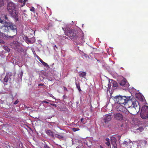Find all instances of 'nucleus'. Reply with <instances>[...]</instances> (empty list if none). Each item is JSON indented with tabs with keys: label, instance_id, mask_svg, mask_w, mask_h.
<instances>
[{
	"label": "nucleus",
	"instance_id": "f257e3e1",
	"mask_svg": "<svg viewBox=\"0 0 148 148\" xmlns=\"http://www.w3.org/2000/svg\"><path fill=\"white\" fill-rule=\"evenodd\" d=\"M9 30L12 33L10 34L12 36H9L8 35L0 32V38L3 39H8L10 38H13L17 33V28L16 25L12 23L9 22Z\"/></svg>",
	"mask_w": 148,
	"mask_h": 148
},
{
	"label": "nucleus",
	"instance_id": "f03ea898",
	"mask_svg": "<svg viewBox=\"0 0 148 148\" xmlns=\"http://www.w3.org/2000/svg\"><path fill=\"white\" fill-rule=\"evenodd\" d=\"M129 102L132 103V105L129 108L130 111V114L135 115L137 114L140 111V107L138 102L135 99H131Z\"/></svg>",
	"mask_w": 148,
	"mask_h": 148
},
{
	"label": "nucleus",
	"instance_id": "7ed1b4c3",
	"mask_svg": "<svg viewBox=\"0 0 148 148\" xmlns=\"http://www.w3.org/2000/svg\"><path fill=\"white\" fill-rule=\"evenodd\" d=\"M8 10L11 17L14 18L15 21H18V13L16 12L15 8V5L12 2L8 3L7 6Z\"/></svg>",
	"mask_w": 148,
	"mask_h": 148
},
{
	"label": "nucleus",
	"instance_id": "20e7f679",
	"mask_svg": "<svg viewBox=\"0 0 148 148\" xmlns=\"http://www.w3.org/2000/svg\"><path fill=\"white\" fill-rule=\"evenodd\" d=\"M115 102L120 105H125L130 101L131 97L130 96H123L119 95L113 97Z\"/></svg>",
	"mask_w": 148,
	"mask_h": 148
},
{
	"label": "nucleus",
	"instance_id": "39448f33",
	"mask_svg": "<svg viewBox=\"0 0 148 148\" xmlns=\"http://www.w3.org/2000/svg\"><path fill=\"white\" fill-rule=\"evenodd\" d=\"M117 110L118 112H123L125 114V116L128 119H132V115L130 114V112L127 109L121 105H117L116 106Z\"/></svg>",
	"mask_w": 148,
	"mask_h": 148
},
{
	"label": "nucleus",
	"instance_id": "423d86ee",
	"mask_svg": "<svg viewBox=\"0 0 148 148\" xmlns=\"http://www.w3.org/2000/svg\"><path fill=\"white\" fill-rule=\"evenodd\" d=\"M76 33L75 31L71 29L67 30L65 32V34L69 36L71 39L77 40L79 38V36Z\"/></svg>",
	"mask_w": 148,
	"mask_h": 148
},
{
	"label": "nucleus",
	"instance_id": "0eeeda50",
	"mask_svg": "<svg viewBox=\"0 0 148 148\" xmlns=\"http://www.w3.org/2000/svg\"><path fill=\"white\" fill-rule=\"evenodd\" d=\"M9 22L5 21L4 22V25L1 27V29L4 32H7V33H12V32H10L9 30Z\"/></svg>",
	"mask_w": 148,
	"mask_h": 148
},
{
	"label": "nucleus",
	"instance_id": "6e6552de",
	"mask_svg": "<svg viewBox=\"0 0 148 148\" xmlns=\"http://www.w3.org/2000/svg\"><path fill=\"white\" fill-rule=\"evenodd\" d=\"M12 76V73H7L3 80V82L7 83L9 81V82L10 83L12 80V78H11Z\"/></svg>",
	"mask_w": 148,
	"mask_h": 148
},
{
	"label": "nucleus",
	"instance_id": "1a4fd4ad",
	"mask_svg": "<svg viewBox=\"0 0 148 148\" xmlns=\"http://www.w3.org/2000/svg\"><path fill=\"white\" fill-rule=\"evenodd\" d=\"M113 116L114 119L117 121H121L123 119V116L120 113L114 114Z\"/></svg>",
	"mask_w": 148,
	"mask_h": 148
},
{
	"label": "nucleus",
	"instance_id": "9d476101",
	"mask_svg": "<svg viewBox=\"0 0 148 148\" xmlns=\"http://www.w3.org/2000/svg\"><path fill=\"white\" fill-rule=\"evenodd\" d=\"M111 115H107L104 118L103 122L105 123H108L111 120Z\"/></svg>",
	"mask_w": 148,
	"mask_h": 148
},
{
	"label": "nucleus",
	"instance_id": "9b49d317",
	"mask_svg": "<svg viewBox=\"0 0 148 148\" xmlns=\"http://www.w3.org/2000/svg\"><path fill=\"white\" fill-rule=\"evenodd\" d=\"M84 143L89 147H92V141L90 140L87 139L84 140Z\"/></svg>",
	"mask_w": 148,
	"mask_h": 148
},
{
	"label": "nucleus",
	"instance_id": "f8f14e48",
	"mask_svg": "<svg viewBox=\"0 0 148 148\" xmlns=\"http://www.w3.org/2000/svg\"><path fill=\"white\" fill-rule=\"evenodd\" d=\"M130 143L131 142L130 140L129 139L127 138L125 140L124 142L123 143V144L125 145V147H127V148H129Z\"/></svg>",
	"mask_w": 148,
	"mask_h": 148
},
{
	"label": "nucleus",
	"instance_id": "ddd939ff",
	"mask_svg": "<svg viewBox=\"0 0 148 148\" xmlns=\"http://www.w3.org/2000/svg\"><path fill=\"white\" fill-rule=\"evenodd\" d=\"M46 134L50 136L53 138H54V135L53 131L49 130H47L46 131Z\"/></svg>",
	"mask_w": 148,
	"mask_h": 148
},
{
	"label": "nucleus",
	"instance_id": "4468645a",
	"mask_svg": "<svg viewBox=\"0 0 148 148\" xmlns=\"http://www.w3.org/2000/svg\"><path fill=\"white\" fill-rule=\"evenodd\" d=\"M138 143L136 142H131L129 147L130 148H137Z\"/></svg>",
	"mask_w": 148,
	"mask_h": 148
},
{
	"label": "nucleus",
	"instance_id": "2eb2a0df",
	"mask_svg": "<svg viewBox=\"0 0 148 148\" xmlns=\"http://www.w3.org/2000/svg\"><path fill=\"white\" fill-rule=\"evenodd\" d=\"M140 115L143 119H146L148 118V113L140 112Z\"/></svg>",
	"mask_w": 148,
	"mask_h": 148
},
{
	"label": "nucleus",
	"instance_id": "dca6fc26",
	"mask_svg": "<svg viewBox=\"0 0 148 148\" xmlns=\"http://www.w3.org/2000/svg\"><path fill=\"white\" fill-rule=\"evenodd\" d=\"M119 84L120 85L125 87H127L128 85V83L127 82L124 80L121 81Z\"/></svg>",
	"mask_w": 148,
	"mask_h": 148
},
{
	"label": "nucleus",
	"instance_id": "f3484780",
	"mask_svg": "<svg viewBox=\"0 0 148 148\" xmlns=\"http://www.w3.org/2000/svg\"><path fill=\"white\" fill-rule=\"evenodd\" d=\"M148 113V107L147 106H143L141 109V112Z\"/></svg>",
	"mask_w": 148,
	"mask_h": 148
},
{
	"label": "nucleus",
	"instance_id": "a211bd4d",
	"mask_svg": "<svg viewBox=\"0 0 148 148\" xmlns=\"http://www.w3.org/2000/svg\"><path fill=\"white\" fill-rule=\"evenodd\" d=\"M86 72H79V75L81 78H86Z\"/></svg>",
	"mask_w": 148,
	"mask_h": 148
},
{
	"label": "nucleus",
	"instance_id": "6ab92c4d",
	"mask_svg": "<svg viewBox=\"0 0 148 148\" xmlns=\"http://www.w3.org/2000/svg\"><path fill=\"white\" fill-rule=\"evenodd\" d=\"M55 136L56 138H58L59 139H61L64 138V136L62 133H61L60 134H55Z\"/></svg>",
	"mask_w": 148,
	"mask_h": 148
},
{
	"label": "nucleus",
	"instance_id": "aec40b11",
	"mask_svg": "<svg viewBox=\"0 0 148 148\" xmlns=\"http://www.w3.org/2000/svg\"><path fill=\"white\" fill-rule=\"evenodd\" d=\"M26 1V0H18V2L22 4L21 5V6L23 7V6L25 5V4Z\"/></svg>",
	"mask_w": 148,
	"mask_h": 148
},
{
	"label": "nucleus",
	"instance_id": "412c9836",
	"mask_svg": "<svg viewBox=\"0 0 148 148\" xmlns=\"http://www.w3.org/2000/svg\"><path fill=\"white\" fill-rule=\"evenodd\" d=\"M30 43H33L35 41V38L34 37H33L30 38Z\"/></svg>",
	"mask_w": 148,
	"mask_h": 148
},
{
	"label": "nucleus",
	"instance_id": "4be33fe9",
	"mask_svg": "<svg viewBox=\"0 0 148 148\" xmlns=\"http://www.w3.org/2000/svg\"><path fill=\"white\" fill-rule=\"evenodd\" d=\"M106 141H107L105 144L108 146H109L110 145V142L109 139L108 138H107L106 139Z\"/></svg>",
	"mask_w": 148,
	"mask_h": 148
},
{
	"label": "nucleus",
	"instance_id": "5701e85b",
	"mask_svg": "<svg viewBox=\"0 0 148 148\" xmlns=\"http://www.w3.org/2000/svg\"><path fill=\"white\" fill-rule=\"evenodd\" d=\"M113 86L114 87H117L118 86V84L115 81H113L112 83Z\"/></svg>",
	"mask_w": 148,
	"mask_h": 148
},
{
	"label": "nucleus",
	"instance_id": "b1692460",
	"mask_svg": "<svg viewBox=\"0 0 148 148\" xmlns=\"http://www.w3.org/2000/svg\"><path fill=\"white\" fill-rule=\"evenodd\" d=\"M23 74V72L22 71H21V73L18 74L19 77L21 79V78L22 77Z\"/></svg>",
	"mask_w": 148,
	"mask_h": 148
},
{
	"label": "nucleus",
	"instance_id": "393cba45",
	"mask_svg": "<svg viewBox=\"0 0 148 148\" xmlns=\"http://www.w3.org/2000/svg\"><path fill=\"white\" fill-rule=\"evenodd\" d=\"M76 86L77 87V88L79 92L81 91V89H80V87L79 85L77 84V83H76Z\"/></svg>",
	"mask_w": 148,
	"mask_h": 148
},
{
	"label": "nucleus",
	"instance_id": "a878e982",
	"mask_svg": "<svg viewBox=\"0 0 148 148\" xmlns=\"http://www.w3.org/2000/svg\"><path fill=\"white\" fill-rule=\"evenodd\" d=\"M112 146L114 148H117V145L116 142H113L112 143Z\"/></svg>",
	"mask_w": 148,
	"mask_h": 148
},
{
	"label": "nucleus",
	"instance_id": "bb28decb",
	"mask_svg": "<svg viewBox=\"0 0 148 148\" xmlns=\"http://www.w3.org/2000/svg\"><path fill=\"white\" fill-rule=\"evenodd\" d=\"M26 42L27 43H30V38L27 37L26 38Z\"/></svg>",
	"mask_w": 148,
	"mask_h": 148
},
{
	"label": "nucleus",
	"instance_id": "cd10ccee",
	"mask_svg": "<svg viewBox=\"0 0 148 148\" xmlns=\"http://www.w3.org/2000/svg\"><path fill=\"white\" fill-rule=\"evenodd\" d=\"M44 66L46 67H49V66L47 64V63L45 62H43L42 64Z\"/></svg>",
	"mask_w": 148,
	"mask_h": 148
},
{
	"label": "nucleus",
	"instance_id": "c85d7f7f",
	"mask_svg": "<svg viewBox=\"0 0 148 148\" xmlns=\"http://www.w3.org/2000/svg\"><path fill=\"white\" fill-rule=\"evenodd\" d=\"M79 130V129L77 128H73L72 129V130L74 132H76V131H77L78 130Z\"/></svg>",
	"mask_w": 148,
	"mask_h": 148
},
{
	"label": "nucleus",
	"instance_id": "c756f323",
	"mask_svg": "<svg viewBox=\"0 0 148 148\" xmlns=\"http://www.w3.org/2000/svg\"><path fill=\"white\" fill-rule=\"evenodd\" d=\"M4 49L5 50H6L8 52H9L10 51V50L8 48V47L6 46L4 47Z\"/></svg>",
	"mask_w": 148,
	"mask_h": 148
},
{
	"label": "nucleus",
	"instance_id": "7c9ffc66",
	"mask_svg": "<svg viewBox=\"0 0 148 148\" xmlns=\"http://www.w3.org/2000/svg\"><path fill=\"white\" fill-rule=\"evenodd\" d=\"M4 18H5V19L6 20L8 21L9 22L10 21V20L8 19V17H7V15H5V16H4Z\"/></svg>",
	"mask_w": 148,
	"mask_h": 148
},
{
	"label": "nucleus",
	"instance_id": "2f4dec72",
	"mask_svg": "<svg viewBox=\"0 0 148 148\" xmlns=\"http://www.w3.org/2000/svg\"><path fill=\"white\" fill-rule=\"evenodd\" d=\"M30 10L32 12H34L35 11V8L34 7H32V8L30 9Z\"/></svg>",
	"mask_w": 148,
	"mask_h": 148
},
{
	"label": "nucleus",
	"instance_id": "473e14b6",
	"mask_svg": "<svg viewBox=\"0 0 148 148\" xmlns=\"http://www.w3.org/2000/svg\"><path fill=\"white\" fill-rule=\"evenodd\" d=\"M0 43L4 44L5 43V42L3 40L0 39Z\"/></svg>",
	"mask_w": 148,
	"mask_h": 148
},
{
	"label": "nucleus",
	"instance_id": "72a5a7b5",
	"mask_svg": "<svg viewBox=\"0 0 148 148\" xmlns=\"http://www.w3.org/2000/svg\"><path fill=\"white\" fill-rule=\"evenodd\" d=\"M19 102V101L18 99L16 100L14 103V105H16Z\"/></svg>",
	"mask_w": 148,
	"mask_h": 148
},
{
	"label": "nucleus",
	"instance_id": "f704fd0d",
	"mask_svg": "<svg viewBox=\"0 0 148 148\" xmlns=\"http://www.w3.org/2000/svg\"><path fill=\"white\" fill-rule=\"evenodd\" d=\"M1 0L2 1H1V2L0 3V5H1V6H3L4 5V3L3 2V0Z\"/></svg>",
	"mask_w": 148,
	"mask_h": 148
},
{
	"label": "nucleus",
	"instance_id": "c9c22d12",
	"mask_svg": "<svg viewBox=\"0 0 148 148\" xmlns=\"http://www.w3.org/2000/svg\"><path fill=\"white\" fill-rule=\"evenodd\" d=\"M44 148H50L49 146L47 145H45L44 146Z\"/></svg>",
	"mask_w": 148,
	"mask_h": 148
},
{
	"label": "nucleus",
	"instance_id": "e433bc0d",
	"mask_svg": "<svg viewBox=\"0 0 148 148\" xmlns=\"http://www.w3.org/2000/svg\"><path fill=\"white\" fill-rule=\"evenodd\" d=\"M42 103H45L47 104L49 103L46 101H42Z\"/></svg>",
	"mask_w": 148,
	"mask_h": 148
},
{
	"label": "nucleus",
	"instance_id": "4c0bfd02",
	"mask_svg": "<svg viewBox=\"0 0 148 148\" xmlns=\"http://www.w3.org/2000/svg\"><path fill=\"white\" fill-rule=\"evenodd\" d=\"M50 104L53 106H55L56 107L57 106V105L56 104H53V103H50Z\"/></svg>",
	"mask_w": 148,
	"mask_h": 148
},
{
	"label": "nucleus",
	"instance_id": "58836bf2",
	"mask_svg": "<svg viewBox=\"0 0 148 148\" xmlns=\"http://www.w3.org/2000/svg\"><path fill=\"white\" fill-rule=\"evenodd\" d=\"M0 23H4V21L2 20L1 19H0Z\"/></svg>",
	"mask_w": 148,
	"mask_h": 148
},
{
	"label": "nucleus",
	"instance_id": "ea45409f",
	"mask_svg": "<svg viewBox=\"0 0 148 148\" xmlns=\"http://www.w3.org/2000/svg\"><path fill=\"white\" fill-rule=\"evenodd\" d=\"M64 90L65 91H68L67 88L65 87L64 86L63 87Z\"/></svg>",
	"mask_w": 148,
	"mask_h": 148
},
{
	"label": "nucleus",
	"instance_id": "a19ab883",
	"mask_svg": "<svg viewBox=\"0 0 148 148\" xmlns=\"http://www.w3.org/2000/svg\"><path fill=\"white\" fill-rule=\"evenodd\" d=\"M84 118H82L81 119V122L82 123H84V122H83V121H84Z\"/></svg>",
	"mask_w": 148,
	"mask_h": 148
},
{
	"label": "nucleus",
	"instance_id": "79ce46f5",
	"mask_svg": "<svg viewBox=\"0 0 148 148\" xmlns=\"http://www.w3.org/2000/svg\"><path fill=\"white\" fill-rule=\"evenodd\" d=\"M25 108H26V109H27V110H28V109H28V110H31V109H30V108H29V107L26 106V107H25Z\"/></svg>",
	"mask_w": 148,
	"mask_h": 148
},
{
	"label": "nucleus",
	"instance_id": "37998d69",
	"mask_svg": "<svg viewBox=\"0 0 148 148\" xmlns=\"http://www.w3.org/2000/svg\"><path fill=\"white\" fill-rule=\"evenodd\" d=\"M39 61L42 63H42L44 62V61L41 59H40V60H39Z\"/></svg>",
	"mask_w": 148,
	"mask_h": 148
},
{
	"label": "nucleus",
	"instance_id": "c03bdc74",
	"mask_svg": "<svg viewBox=\"0 0 148 148\" xmlns=\"http://www.w3.org/2000/svg\"><path fill=\"white\" fill-rule=\"evenodd\" d=\"M54 47H55L57 49H58V47L56 46V45H54Z\"/></svg>",
	"mask_w": 148,
	"mask_h": 148
},
{
	"label": "nucleus",
	"instance_id": "a18cd8bd",
	"mask_svg": "<svg viewBox=\"0 0 148 148\" xmlns=\"http://www.w3.org/2000/svg\"><path fill=\"white\" fill-rule=\"evenodd\" d=\"M43 85V84H38V86H42Z\"/></svg>",
	"mask_w": 148,
	"mask_h": 148
},
{
	"label": "nucleus",
	"instance_id": "49530a36",
	"mask_svg": "<svg viewBox=\"0 0 148 148\" xmlns=\"http://www.w3.org/2000/svg\"><path fill=\"white\" fill-rule=\"evenodd\" d=\"M100 148H103L101 145H100Z\"/></svg>",
	"mask_w": 148,
	"mask_h": 148
},
{
	"label": "nucleus",
	"instance_id": "de8ad7c7",
	"mask_svg": "<svg viewBox=\"0 0 148 148\" xmlns=\"http://www.w3.org/2000/svg\"><path fill=\"white\" fill-rule=\"evenodd\" d=\"M97 61L99 62V60H97Z\"/></svg>",
	"mask_w": 148,
	"mask_h": 148
}]
</instances>
